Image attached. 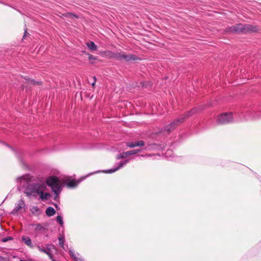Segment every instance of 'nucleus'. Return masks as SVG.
Here are the masks:
<instances>
[{"label": "nucleus", "instance_id": "nucleus-39", "mask_svg": "<svg viewBox=\"0 0 261 261\" xmlns=\"http://www.w3.org/2000/svg\"><path fill=\"white\" fill-rule=\"evenodd\" d=\"M124 165V163H123V161H121L119 163H117V166H116V168L117 170H118L119 169H120L121 168L123 167Z\"/></svg>", "mask_w": 261, "mask_h": 261}, {"label": "nucleus", "instance_id": "nucleus-51", "mask_svg": "<svg viewBox=\"0 0 261 261\" xmlns=\"http://www.w3.org/2000/svg\"><path fill=\"white\" fill-rule=\"evenodd\" d=\"M0 3H1V4H3V5H5V4H7V3H5V2H2V1H0Z\"/></svg>", "mask_w": 261, "mask_h": 261}, {"label": "nucleus", "instance_id": "nucleus-20", "mask_svg": "<svg viewBox=\"0 0 261 261\" xmlns=\"http://www.w3.org/2000/svg\"><path fill=\"white\" fill-rule=\"evenodd\" d=\"M56 214V211L53 207L48 206L46 208L45 211V214L47 217H50L55 215Z\"/></svg>", "mask_w": 261, "mask_h": 261}, {"label": "nucleus", "instance_id": "nucleus-43", "mask_svg": "<svg viewBox=\"0 0 261 261\" xmlns=\"http://www.w3.org/2000/svg\"><path fill=\"white\" fill-rule=\"evenodd\" d=\"M130 161V159H125L124 161H123V163L124 164V165H125L126 164H127Z\"/></svg>", "mask_w": 261, "mask_h": 261}, {"label": "nucleus", "instance_id": "nucleus-36", "mask_svg": "<svg viewBox=\"0 0 261 261\" xmlns=\"http://www.w3.org/2000/svg\"><path fill=\"white\" fill-rule=\"evenodd\" d=\"M126 145L129 148H134L136 147L135 142H127L126 143Z\"/></svg>", "mask_w": 261, "mask_h": 261}, {"label": "nucleus", "instance_id": "nucleus-12", "mask_svg": "<svg viewBox=\"0 0 261 261\" xmlns=\"http://www.w3.org/2000/svg\"><path fill=\"white\" fill-rule=\"evenodd\" d=\"M25 204L24 202L23 198H21L19 201L18 204L15 207L13 208L12 211L11 212V214L15 215L22 208H25Z\"/></svg>", "mask_w": 261, "mask_h": 261}, {"label": "nucleus", "instance_id": "nucleus-9", "mask_svg": "<svg viewBox=\"0 0 261 261\" xmlns=\"http://www.w3.org/2000/svg\"><path fill=\"white\" fill-rule=\"evenodd\" d=\"M142 151V149H135L126 152H123L117 155L116 159L119 160L121 159H125L129 155H135Z\"/></svg>", "mask_w": 261, "mask_h": 261}, {"label": "nucleus", "instance_id": "nucleus-29", "mask_svg": "<svg viewBox=\"0 0 261 261\" xmlns=\"http://www.w3.org/2000/svg\"><path fill=\"white\" fill-rule=\"evenodd\" d=\"M142 149V150H144L146 151H152L154 150V148L153 147L152 143H150L147 144L143 149Z\"/></svg>", "mask_w": 261, "mask_h": 261}, {"label": "nucleus", "instance_id": "nucleus-52", "mask_svg": "<svg viewBox=\"0 0 261 261\" xmlns=\"http://www.w3.org/2000/svg\"><path fill=\"white\" fill-rule=\"evenodd\" d=\"M95 82H94H94L91 84V85H92L93 87L95 86Z\"/></svg>", "mask_w": 261, "mask_h": 261}, {"label": "nucleus", "instance_id": "nucleus-38", "mask_svg": "<svg viewBox=\"0 0 261 261\" xmlns=\"http://www.w3.org/2000/svg\"><path fill=\"white\" fill-rule=\"evenodd\" d=\"M140 85L143 87L147 88L149 86V83L147 81H142L140 82Z\"/></svg>", "mask_w": 261, "mask_h": 261}, {"label": "nucleus", "instance_id": "nucleus-46", "mask_svg": "<svg viewBox=\"0 0 261 261\" xmlns=\"http://www.w3.org/2000/svg\"><path fill=\"white\" fill-rule=\"evenodd\" d=\"M18 178L21 179L23 180H27V179L25 178V175H23L22 176L19 177Z\"/></svg>", "mask_w": 261, "mask_h": 261}, {"label": "nucleus", "instance_id": "nucleus-54", "mask_svg": "<svg viewBox=\"0 0 261 261\" xmlns=\"http://www.w3.org/2000/svg\"><path fill=\"white\" fill-rule=\"evenodd\" d=\"M93 79H94V82H96V77H95V76H94L93 77Z\"/></svg>", "mask_w": 261, "mask_h": 261}, {"label": "nucleus", "instance_id": "nucleus-37", "mask_svg": "<svg viewBox=\"0 0 261 261\" xmlns=\"http://www.w3.org/2000/svg\"><path fill=\"white\" fill-rule=\"evenodd\" d=\"M21 77L22 79H23L24 80H25L24 83H31V81L32 79H31L29 76L21 75Z\"/></svg>", "mask_w": 261, "mask_h": 261}, {"label": "nucleus", "instance_id": "nucleus-8", "mask_svg": "<svg viewBox=\"0 0 261 261\" xmlns=\"http://www.w3.org/2000/svg\"><path fill=\"white\" fill-rule=\"evenodd\" d=\"M243 34L257 33L260 31V27L249 23H243Z\"/></svg>", "mask_w": 261, "mask_h": 261}, {"label": "nucleus", "instance_id": "nucleus-33", "mask_svg": "<svg viewBox=\"0 0 261 261\" xmlns=\"http://www.w3.org/2000/svg\"><path fill=\"white\" fill-rule=\"evenodd\" d=\"M31 84H32L34 86L36 85H42V82L41 81H36L34 79H31Z\"/></svg>", "mask_w": 261, "mask_h": 261}, {"label": "nucleus", "instance_id": "nucleus-6", "mask_svg": "<svg viewBox=\"0 0 261 261\" xmlns=\"http://www.w3.org/2000/svg\"><path fill=\"white\" fill-rule=\"evenodd\" d=\"M100 171H97L93 173H91L89 174L88 175L85 176H82L78 180H76L75 179H71L70 177H68L67 179L65 180V185L68 188L73 189L76 188L78 185L83 180L86 179L87 177L89 175H92L95 173H99Z\"/></svg>", "mask_w": 261, "mask_h": 261}, {"label": "nucleus", "instance_id": "nucleus-19", "mask_svg": "<svg viewBox=\"0 0 261 261\" xmlns=\"http://www.w3.org/2000/svg\"><path fill=\"white\" fill-rule=\"evenodd\" d=\"M30 212L31 213L35 215L38 216L41 215L42 213V211L40 210L38 206H34L30 208Z\"/></svg>", "mask_w": 261, "mask_h": 261}, {"label": "nucleus", "instance_id": "nucleus-28", "mask_svg": "<svg viewBox=\"0 0 261 261\" xmlns=\"http://www.w3.org/2000/svg\"><path fill=\"white\" fill-rule=\"evenodd\" d=\"M56 221L61 226H63L64 221L62 216L58 215L56 218Z\"/></svg>", "mask_w": 261, "mask_h": 261}, {"label": "nucleus", "instance_id": "nucleus-7", "mask_svg": "<svg viewBox=\"0 0 261 261\" xmlns=\"http://www.w3.org/2000/svg\"><path fill=\"white\" fill-rule=\"evenodd\" d=\"M0 143L4 145L5 146L8 147V148H9L12 151H13L14 152V153H15V156H16V158L19 160V162L24 166H25V164L24 163V162L23 161V158L25 155V153L22 150H17L16 149H15L14 147H12L11 146H10L9 144H8V143L4 142V141H1L0 140Z\"/></svg>", "mask_w": 261, "mask_h": 261}, {"label": "nucleus", "instance_id": "nucleus-3", "mask_svg": "<svg viewBox=\"0 0 261 261\" xmlns=\"http://www.w3.org/2000/svg\"><path fill=\"white\" fill-rule=\"evenodd\" d=\"M42 184V183L40 182L27 183L23 192L29 197H30L31 196H36V194L38 195Z\"/></svg>", "mask_w": 261, "mask_h": 261}, {"label": "nucleus", "instance_id": "nucleus-18", "mask_svg": "<svg viewBox=\"0 0 261 261\" xmlns=\"http://www.w3.org/2000/svg\"><path fill=\"white\" fill-rule=\"evenodd\" d=\"M50 188L51 192L54 193V194H60L62 191L63 186L59 184Z\"/></svg>", "mask_w": 261, "mask_h": 261}, {"label": "nucleus", "instance_id": "nucleus-5", "mask_svg": "<svg viewBox=\"0 0 261 261\" xmlns=\"http://www.w3.org/2000/svg\"><path fill=\"white\" fill-rule=\"evenodd\" d=\"M243 23H238L234 25L228 26L223 30V33L226 35L243 34Z\"/></svg>", "mask_w": 261, "mask_h": 261}, {"label": "nucleus", "instance_id": "nucleus-42", "mask_svg": "<svg viewBox=\"0 0 261 261\" xmlns=\"http://www.w3.org/2000/svg\"><path fill=\"white\" fill-rule=\"evenodd\" d=\"M27 35H29V34L27 32V29H25V31H24V34H23V38H24L27 36Z\"/></svg>", "mask_w": 261, "mask_h": 261}, {"label": "nucleus", "instance_id": "nucleus-15", "mask_svg": "<svg viewBox=\"0 0 261 261\" xmlns=\"http://www.w3.org/2000/svg\"><path fill=\"white\" fill-rule=\"evenodd\" d=\"M45 245H46V251H47V253H45V254L48 256L49 258H51V257L53 255V254L51 252V249L56 250L57 249L56 247L55 246V245H54L53 244H46Z\"/></svg>", "mask_w": 261, "mask_h": 261}, {"label": "nucleus", "instance_id": "nucleus-35", "mask_svg": "<svg viewBox=\"0 0 261 261\" xmlns=\"http://www.w3.org/2000/svg\"><path fill=\"white\" fill-rule=\"evenodd\" d=\"M136 147H142L145 145V142L143 140H139L135 142Z\"/></svg>", "mask_w": 261, "mask_h": 261}, {"label": "nucleus", "instance_id": "nucleus-44", "mask_svg": "<svg viewBox=\"0 0 261 261\" xmlns=\"http://www.w3.org/2000/svg\"><path fill=\"white\" fill-rule=\"evenodd\" d=\"M75 261H83V259L81 257H77L76 259H73Z\"/></svg>", "mask_w": 261, "mask_h": 261}, {"label": "nucleus", "instance_id": "nucleus-53", "mask_svg": "<svg viewBox=\"0 0 261 261\" xmlns=\"http://www.w3.org/2000/svg\"><path fill=\"white\" fill-rule=\"evenodd\" d=\"M17 190L18 191H21V189H20V186L17 187Z\"/></svg>", "mask_w": 261, "mask_h": 261}, {"label": "nucleus", "instance_id": "nucleus-32", "mask_svg": "<svg viewBox=\"0 0 261 261\" xmlns=\"http://www.w3.org/2000/svg\"><path fill=\"white\" fill-rule=\"evenodd\" d=\"M69 254L72 258L76 259V256L74 254V251L71 248L69 249Z\"/></svg>", "mask_w": 261, "mask_h": 261}, {"label": "nucleus", "instance_id": "nucleus-22", "mask_svg": "<svg viewBox=\"0 0 261 261\" xmlns=\"http://www.w3.org/2000/svg\"><path fill=\"white\" fill-rule=\"evenodd\" d=\"M86 44L88 48L91 51H95L97 49V46L92 41L86 43Z\"/></svg>", "mask_w": 261, "mask_h": 261}, {"label": "nucleus", "instance_id": "nucleus-26", "mask_svg": "<svg viewBox=\"0 0 261 261\" xmlns=\"http://www.w3.org/2000/svg\"><path fill=\"white\" fill-rule=\"evenodd\" d=\"M32 226H35V228H34L35 231L44 230L46 229L40 223L34 224L32 225Z\"/></svg>", "mask_w": 261, "mask_h": 261}, {"label": "nucleus", "instance_id": "nucleus-48", "mask_svg": "<svg viewBox=\"0 0 261 261\" xmlns=\"http://www.w3.org/2000/svg\"><path fill=\"white\" fill-rule=\"evenodd\" d=\"M5 5H6V6H9V7H11V8H13V9H15V8H14L13 6H11V5H10V4H8H8H5Z\"/></svg>", "mask_w": 261, "mask_h": 261}, {"label": "nucleus", "instance_id": "nucleus-31", "mask_svg": "<svg viewBox=\"0 0 261 261\" xmlns=\"http://www.w3.org/2000/svg\"><path fill=\"white\" fill-rule=\"evenodd\" d=\"M117 170L116 169V167H114L111 169H108V170H103V172L104 173H114L116 171H117Z\"/></svg>", "mask_w": 261, "mask_h": 261}, {"label": "nucleus", "instance_id": "nucleus-14", "mask_svg": "<svg viewBox=\"0 0 261 261\" xmlns=\"http://www.w3.org/2000/svg\"><path fill=\"white\" fill-rule=\"evenodd\" d=\"M122 60H124L126 62H129L130 61L141 60V59L140 58L134 54L126 55L123 54Z\"/></svg>", "mask_w": 261, "mask_h": 261}, {"label": "nucleus", "instance_id": "nucleus-40", "mask_svg": "<svg viewBox=\"0 0 261 261\" xmlns=\"http://www.w3.org/2000/svg\"><path fill=\"white\" fill-rule=\"evenodd\" d=\"M59 195L60 194H54V199L55 201H59Z\"/></svg>", "mask_w": 261, "mask_h": 261}, {"label": "nucleus", "instance_id": "nucleus-23", "mask_svg": "<svg viewBox=\"0 0 261 261\" xmlns=\"http://www.w3.org/2000/svg\"><path fill=\"white\" fill-rule=\"evenodd\" d=\"M153 147L154 148V150H163L164 149L165 145L164 143L158 144V143H152Z\"/></svg>", "mask_w": 261, "mask_h": 261}, {"label": "nucleus", "instance_id": "nucleus-25", "mask_svg": "<svg viewBox=\"0 0 261 261\" xmlns=\"http://www.w3.org/2000/svg\"><path fill=\"white\" fill-rule=\"evenodd\" d=\"M113 55L112 57L115 59L117 60L121 61L122 60V56L123 55V53L121 54V53H112Z\"/></svg>", "mask_w": 261, "mask_h": 261}, {"label": "nucleus", "instance_id": "nucleus-50", "mask_svg": "<svg viewBox=\"0 0 261 261\" xmlns=\"http://www.w3.org/2000/svg\"><path fill=\"white\" fill-rule=\"evenodd\" d=\"M51 261H56L55 259L54 258V255L51 257V258H50Z\"/></svg>", "mask_w": 261, "mask_h": 261}, {"label": "nucleus", "instance_id": "nucleus-11", "mask_svg": "<svg viewBox=\"0 0 261 261\" xmlns=\"http://www.w3.org/2000/svg\"><path fill=\"white\" fill-rule=\"evenodd\" d=\"M60 183V178L55 175H51L46 179V186L49 188L55 186Z\"/></svg>", "mask_w": 261, "mask_h": 261}, {"label": "nucleus", "instance_id": "nucleus-10", "mask_svg": "<svg viewBox=\"0 0 261 261\" xmlns=\"http://www.w3.org/2000/svg\"><path fill=\"white\" fill-rule=\"evenodd\" d=\"M46 186L45 184L42 183L40 190H39L38 195H39L40 199L42 201H45L48 199V198L51 197V194L49 193L44 192L46 190Z\"/></svg>", "mask_w": 261, "mask_h": 261}, {"label": "nucleus", "instance_id": "nucleus-49", "mask_svg": "<svg viewBox=\"0 0 261 261\" xmlns=\"http://www.w3.org/2000/svg\"><path fill=\"white\" fill-rule=\"evenodd\" d=\"M5 5H6V6H9V7H11V8H13V9H15V8H14L13 6H11V5H10V4H8H8H5Z\"/></svg>", "mask_w": 261, "mask_h": 261}, {"label": "nucleus", "instance_id": "nucleus-30", "mask_svg": "<svg viewBox=\"0 0 261 261\" xmlns=\"http://www.w3.org/2000/svg\"><path fill=\"white\" fill-rule=\"evenodd\" d=\"M35 247H37L40 251L44 253H47V251H46V248H45L43 245L40 246L36 243Z\"/></svg>", "mask_w": 261, "mask_h": 261}, {"label": "nucleus", "instance_id": "nucleus-45", "mask_svg": "<svg viewBox=\"0 0 261 261\" xmlns=\"http://www.w3.org/2000/svg\"><path fill=\"white\" fill-rule=\"evenodd\" d=\"M253 173L254 174L256 178H257L258 179H259L260 178V176L256 172H253Z\"/></svg>", "mask_w": 261, "mask_h": 261}, {"label": "nucleus", "instance_id": "nucleus-21", "mask_svg": "<svg viewBox=\"0 0 261 261\" xmlns=\"http://www.w3.org/2000/svg\"><path fill=\"white\" fill-rule=\"evenodd\" d=\"M82 53L85 54L86 55L88 56V59L90 61V63L91 64H94L93 61L99 60V58L97 56H94L89 53H87L86 51H82Z\"/></svg>", "mask_w": 261, "mask_h": 261}, {"label": "nucleus", "instance_id": "nucleus-16", "mask_svg": "<svg viewBox=\"0 0 261 261\" xmlns=\"http://www.w3.org/2000/svg\"><path fill=\"white\" fill-rule=\"evenodd\" d=\"M183 122H184V118H181V117H180L179 118L174 120L170 123V125L172 127H173V129H174L178 125Z\"/></svg>", "mask_w": 261, "mask_h": 261}, {"label": "nucleus", "instance_id": "nucleus-41", "mask_svg": "<svg viewBox=\"0 0 261 261\" xmlns=\"http://www.w3.org/2000/svg\"><path fill=\"white\" fill-rule=\"evenodd\" d=\"M53 204L55 206V207H56V210L59 211L60 210V207H59V206L58 205V204L56 203H53Z\"/></svg>", "mask_w": 261, "mask_h": 261}, {"label": "nucleus", "instance_id": "nucleus-24", "mask_svg": "<svg viewBox=\"0 0 261 261\" xmlns=\"http://www.w3.org/2000/svg\"><path fill=\"white\" fill-rule=\"evenodd\" d=\"M63 16L66 18H77L79 17L78 16L72 12H66L64 14H63Z\"/></svg>", "mask_w": 261, "mask_h": 261}, {"label": "nucleus", "instance_id": "nucleus-2", "mask_svg": "<svg viewBox=\"0 0 261 261\" xmlns=\"http://www.w3.org/2000/svg\"><path fill=\"white\" fill-rule=\"evenodd\" d=\"M233 122V113L231 112L222 113L218 115L216 119V123L219 125H225Z\"/></svg>", "mask_w": 261, "mask_h": 261}, {"label": "nucleus", "instance_id": "nucleus-27", "mask_svg": "<svg viewBox=\"0 0 261 261\" xmlns=\"http://www.w3.org/2000/svg\"><path fill=\"white\" fill-rule=\"evenodd\" d=\"M59 245L61 248L64 249L65 237L64 235H60L58 238Z\"/></svg>", "mask_w": 261, "mask_h": 261}, {"label": "nucleus", "instance_id": "nucleus-4", "mask_svg": "<svg viewBox=\"0 0 261 261\" xmlns=\"http://www.w3.org/2000/svg\"><path fill=\"white\" fill-rule=\"evenodd\" d=\"M210 106V104H205L201 105L198 106L194 107L192 108L190 110L185 112L183 114H182L180 117L181 118H184V121H185L186 119L190 118L193 116L200 113L204 109L208 108Z\"/></svg>", "mask_w": 261, "mask_h": 261}, {"label": "nucleus", "instance_id": "nucleus-1", "mask_svg": "<svg viewBox=\"0 0 261 261\" xmlns=\"http://www.w3.org/2000/svg\"><path fill=\"white\" fill-rule=\"evenodd\" d=\"M241 114L245 119H261V103H251L244 108Z\"/></svg>", "mask_w": 261, "mask_h": 261}, {"label": "nucleus", "instance_id": "nucleus-34", "mask_svg": "<svg viewBox=\"0 0 261 261\" xmlns=\"http://www.w3.org/2000/svg\"><path fill=\"white\" fill-rule=\"evenodd\" d=\"M14 239L12 237H11V236H8L7 237H5V238H2L1 240H0L1 241H2V242H7L9 241H12Z\"/></svg>", "mask_w": 261, "mask_h": 261}, {"label": "nucleus", "instance_id": "nucleus-17", "mask_svg": "<svg viewBox=\"0 0 261 261\" xmlns=\"http://www.w3.org/2000/svg\"><path fill=\"white\" fill-rule=\"evenodd\" d=\"M173 130H174L173 129V127H172L171 126V125H170V124H169L168 125H166L164 126L162 128L159 129V132H158L157 134H162V133H165L166 132H167L168 133H170Z\"/></svg>", "mask_w": 261, "mask_h": 261}, {"label": "nucleus", "instance_id": "nucleus-47", "mask_svg": "<svg viewBox=\"0 0 261 261\" xmlns=\"http://www.w3.org/2000/svg\"><path fill=\"white\" fill-rule=\"evenodd\" d=\"M139 156H142V157H147L150 156L149 154H143V155H138Z\"/></svg>", "mask_w": 261, "mask_h": 261}, {"label": "nucleus", "instance_id": "nucleus-13", "mask_svg": "<svg viewBox=\"0 0 261 261\" xmlns=\"http://www.w3.org/2000/svg\"><path fill=\"white\" fill-rule=\"evenodd\" d=\"M21 241L29 247L33 249L35 247L36 243H32V240L29 237L22 236L21 237Z\"/></svg>", "mask_w": 261, "mask_h": 261}]
</instances>
